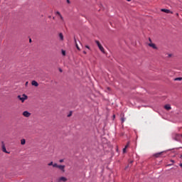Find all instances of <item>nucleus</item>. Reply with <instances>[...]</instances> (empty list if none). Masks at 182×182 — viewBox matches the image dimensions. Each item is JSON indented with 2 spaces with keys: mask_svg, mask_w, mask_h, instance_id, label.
I'll list each match as a JSON object with an SVG mask.
<instances>
[{
  "mask_svg": "<svg viewBox=\"0 0 182 182\" xmlns=\"http://www.w3.org/2000/svg\"><path fill=\"white\" fill-rule=\"evenodd\" d=\"M128 2H130V1H132V0H127Z\"/></svg>",
  "mask_w": 182,
  "mask_h": 182,
  "instance_id": "473e14b6",
  "label": "nucleus"
},
{
  "mask_svg": "<svg viewBox=\"0 0 182 182\" xmlns=\"http://www.w3.org/2000/svg\"><path fill=\"white\" fill-rule=\"evenodd\" d=\"M63 161H64L63 159H60V160L59 161L60 163H63Z\"/></svg>",
  "mask_w": 182,
  "mask_h": 182,
  "instance_id": "393cba45",
  "label": "nucleus"
},
{
  "mask_svg": "<svg viewBox=\"0 0 182 182\" xmlns=\"http://www.w3.org/2000/svg\"><path fill=\"white\" fill-rule=\"evenodd\" d=\"M60 72H62V70H60Z\"/></svg>",
  "mask_w": 182,
  "mask_h": 182,
  "instance_id": "58836bf2",
  "label": "nucleus"
},
{
  "mask_svg": "<svg viewBox=\"0 0 182 182\" xmlns=\"http://www.w3.org/2000/svg\"><path fill=\"white\" fill-rule=\"evenodd\" d=\"M174 80H182V77H176Z\"/></svg>",
  "mask_w": 182,
  "mask_h": 182,
  "instance_id": "aec40b11",
  "label": "nucleus"
},
{
  "mask_svg": "<svg viewBox=\"0 0 182 182\" xmlns=\"http://www.w3.org/2000/svg\"><path fill=\"white\" fill-rule=\"evenodd\" d=\"M68 4H70V1L67 0Z\"/></svg>",
  "mask_w": 182,
  "mask_h": 182,
  "instance_id": "a878e982",
  "label": "nucleus"
},
{
  "mask_svg": "<svg viewBox=\"0 0 182 182\" xmlns=\"http://www.w3.org/2000/svg\"><path fill=\"white\" fill-rule=\"evenodd\" d=\"M17 97L19 100H21L22 103H23V102H25V100H27L28 99V97L25 94H23V95H18Z\"/></svg>",
  "mask_w": 182,
  "mask_h": 182,
  "instance_id": "f257e3e1",
  "label": "nucleus"
},
{
  "mask_svg": "<svg viewBox=\"0 0 182 182\" xmlns=\"http://www.w3.org/2000/svg\"><path fill=\"white\" fill-rule=\"evenodd\" d=\"M121 120H122V123H124V121L126 120V118L122 117Z\"/></svg>",
  "mask_w": 182,
  "mask_h": 182,
  "instance_id": "a211bd4d",
  "label": "nucleus"
},
{
  "mask_svg": "<svg viewBox=\"0 0 182 182\" xmlns=\"http://www.w3.org/2000/svg\"><path fill=\"white\" fill-rule=\"evenodd\" d=\"M164 109H166V110H171V106L170 105H166L164 106Z\"/></svg>",
  "mask_w": 182,
  "mask_h": 182,
  "instance_id": "9d476101",
  "label": "nucleus"
},
{
  "mask_svg": "<svg viewBox=\"0 0 182 182\" xmlns=\"http://www.w3.org/2000/svg\"><path fill=\"white\" fill-rule=\"evenodd\" d=\"M31 112H28V111H24L23 112V116L24 117H31Z\"/></svg>",
  "mask_w": 182,
  "mask_h": 182,
  "instance_id": "7ed1b4c3",
  "label": "nucleus"
},
{
  "mask_svg": "<svg viewBox=\"0 0 182 182\" xmlns=\"http://www.w3.org/2000/svg\"><path fill=\"white\" fill-rule=\"evenodd\" d=\"M58 181L60 182V181H63V182H66L68 181V178H66L64 176H62V177H60L58 178Z\"/></svg>",
  "mask_w": 182,
  "mask_h": 182,
  "instance_id": "39448f33",
  "label": "nucleus"
},
{
  "mask_svg": "<svg viewBox=\"0 0 182 182\" xmlns=\"http://www.w3.org/2000/svg\"><path fill=\"white\" fill-rule=\"evenodd\" d=\"M181 137H182V134L179 135Z\"/></svg>",
  "mask_w": 182,
  "mask_h": 182,
  "instance_id": "e433bc0d",
  "label": "nucleus"
},
{
  "mask_svg": "<svg viewBox=\"0 0 182 182\" xmlns=\"http://www.w3.org/2000/svg\"><path fill=\"white\" fill-rule=\"evenodd\" d=\"M62 54L63 55V56H65V55H66V52L65 50H63Z\"/></svg>",
  "mask_w": 182,
  "mask_h": 182,
  "instance_id": "5701e85b",
  "label": "nucleus"
},
{
  "mask_svg": "<svg viewBox=\"0 0 182 182\" xmlns=\"http://www.w3.org/2000/svg\"><path fill=\"white\" fill-rule=\"evenodd\" d=\"M59 38H60V41H63V34L62 33H59Z\"/></svg>",
  "mask_w": 182,
  "mask_h": 182,
  "instance_id": "ddd939ff",
  "label": "nucleus"
},
{
  "mask_svg": "<svg viewBox=\"0 0 182 182\" xmlns=\"http://www.w3.org/2000/svg\"><path fill=\"white\" fill-rule=\"evenodd\" d=\"M180 159H182V155H181Z\"/></svg>",
  "mask_w": 182,
  "mask_h": 182,
  "instance_id": "72a5a7b5",
  "label": "nucleus"
},
{
  "mask_svg": "<svg viewBox=\"0 0 182 182\" xmlns=\"http://www.w3.org/2000/svg\"><path fill=\"white\" fill-rule=\"evenodd\" d=\"M160 156H161V152L157 153V154H154V156H155V157H160Z\"/></svg>",
  "mask_w": 182,
  "mask_h": 182,
  "instance_id": "2eb2a0df",
  "label": "nucleus"
},
{
  "mask_svg": "<svg viewBox=\"0 0 182 182\" xmlns=\"http://www.w3.org/2000/svg\"><path fill=\"white\" fill-rule=\"evenodd\" d=\"M95 43L97 44V46H98V48L102 46V44H100V42H99V41H95Z\"/></svg>",
  "mask_w": 182,
  "mask_h": 182,
  "instance_id": "4468645a",
  "label": "nucleus"
},
{
  "mask_svg": "<svg viewBox=\"0 0 182 182\" xmlns=\"http://www.w3.org/2000/svg\"><path fill=\"white\" fill-rule=\"evenodd\" d=\"M75 46H76V48L78 50H80V48H79V46L77 45V43H76V40H75Z\"/></svg>",
  "mask_w": 182,
  "mask_h": 182,
  "instance_id": "dca6fc26",
  "label": "nucleus"
},
{
  "mask_svg": "<svg viewBox=\"0 0 182 182\" xmlns=\"http://www.w3.org/2000/svg\"><path fill=\"white\" fill-rule=\"evenodd\" d=\"M26 140H25V139H22L21 140V144L22 146H23L24 144H26Z\"/></svg>",
  "mask_w": 182,
  "mask_h": 182,
  "instance_id": "9b49d317",
  "label": "nucleus"
},
{
  "mask_svg": "<svg viewBox=\"0 0 182 182\" xmlns=\"http://www.w3.org/2000/svg\"><path fill=\"white\" fill-rule=\"evenodd\" d=\"M179 166H180V167H181V168H182V163H181V164H179Z\"/></svg>",
  "mask_w": 182,
  "mask_h": 182,
  "instance_id": "bb28decb",
  "label": "nucleus"
},
{
  "mask_svg": "<svg viewBox=\"0 0 182 182\" xmlns=\"http://www.w3.org/2000/svg\"><path fill=\"white\" fill-rule=\"evenodd\" d=\"M53 167H55L56 168H58L59 165H58V164H53Z\"/></svg>",
  "mask_w": 182,
  "mask_h": 182,
  "instance_id": "f3484780",
  "label": "nucleus"
},
{
  "mask_svg": "<svg viewBox=\"0 0 182 182\" xmlns=\"http://www.w3.org/2000/svg\"><path fill=\"white\" fill-rule=\"evenodd\" d=\"M171 161L172 163H174V161H173V160H171Z\"/></svg>",
  "mask_w": 182,
  "mask_h": 182,
  "instance_id": "c756f323",
  "label": "nucleus"
},
{
  "mask_svg": "<svg viewBox=\"0 0 182 182\" xmlns=\"http://www.w3.org/2000/svg\"><path fill=\"white\" fill-rule=\"evenodd\" d=\"M84 53H86V51H84Z\"/></svg>",
  "mask_w": 182,
  "mask_h": 182,
  "instance_id": "4c0bfd02",
  "label": "nucleus"
},
{
  "mask_svg": "<svg viewBox=\"0 0 182 182\" xmlns=\"http://www.w3.org/2000/svg\"><path fill=\"white\" fill-rule=\"evenodd\" d=\"M48 166H53V161L50 162Z\"/></svg>",
  "mask_w": 182,
  "mask_h": 182,
  "instance_id": "4be33fe9",
  "label": "nucleus"
},
{
  "mask_svg": "<svg viewBox=\"0 0 182 182\" xmlns=\"http://www.w3.org/2000/svg\"><path fill=\"white\" fill-rule=\"evenodd\" d=\"M56 15H58V16H59L60 21H62V22H63V21H64L63 16H62V14H60V12L57 11V12H56Z\"/></svg>",
  "mask_w": 182,
  "mask_h": 182,
  "instance_id": "0eeeda50",
  "label": "nucleus"
},
{
  "mask_svg": "<svg viewBox=\"0 0 182 182\" xmlns=\"http://www.w3.org/2000/svg\"><path fill=\"white\" fill-rule=\"evenodd\" d=\"M31 85H32V86H36V87H38V86H39V84L38 83V82H36L35 80H33L31 82Z\"/></svg>",
  "mask_w": 182,
  "mask_h": 182,
  "instance_id": "6e6552de",
  "label": "nucleus"
},
{
  "mask_svg": "<svg viewBox=\"0 0 182 182\" xmlns=\"http://www.w3.org/2000/svg\"><path fill=\"white\" fill-rule=\"evenodd\" d=\"M1 150L4 153L9 154V152L6 151V147L5 146V143L4 141H1Z\"/></svg>",
  "mask_w": 182,
  "mask_h": 182,
  "instance_id": "f03ea898",
  "label": "nucleus"
},
{
  "mask_svg": "<svg viewBox=\"0 0 182 182\" xmlns=\"http://www.w3.org/2000/svg\"><path fill=\"white\" fill-rule=\"evenodd\" d=\"M149 46H150L151 48H153V49H157V46H156V44L150 43H149Z\"/></svg>",
  "mask_w": 182,
  "mask_h": 182,
  "instance_id": "1a4fd4ad",
  "label": "nucleus"
},
{
  "mask_svg": "<svg viewBox=\"0 0 182 182\" xmlns=\"http://www.w3.org/2000/svg\"><path fill=\"white\" fill-rule=\"evenodd\" d=\"M72 111H70L69 114L67 115V117H70L72 116Z\"/></svg>",
  "mask_w": 182,
  "mask_h": 182,
  "instance_id": "6ab92c4d",
  "label": "nucleus"
},
{
  "mask_svg": "<svg viewBox=\"0 0 182 182\" xmlns=\"http://www.w3.org/2000/svg\"><path fill=\"white\" fill-rule=\"evenodd\" d=\"M114 117H115V115H114Z\"/></svg>",
  "mask_w": 182,
  "mask_h": 182,
  "instance_id": "ea45409f",
  "label": "nucleus"
},
{
  "mask_svg": "<svg viewBox=\"0 0 182 182\" xmlns=\"http://www.w3.org/2000/svg\"><path fill=\"white\" fill-rule=\"evenodd\" d=\"M176 16H178V13H176Z\"/></svg>",
  "mask_w": 182,
  "mask_h": 182,
  "instance_id": "c85d7f7f",
  "label": "nucleus"
},
{
  "mask_svg": "<svg viewBox=\"0 0 182 182\" xmlns=\"http://www.w3.org/2000/svg\"><path fill=\"white\" fill-rule=\"evenodd\" d=\"M107 89H108V90H110V88H109V87H108Z\"/></svg>",
  "mask_w": 182,
  "mask_h": 182,
  "instance_id": "c9c22d12",
  "label": "nucleus"
},
{
  "mask_svg": "<svg viewBox=\"0 0 182 182\" xmlns=\"http://www.w3.org/2000/svg\"><path fill=\"white\" fill-rule=\"evenodd\" d=\"M149 41H150V42H151V38H149Z\"/></svg>",
  "mask_w": 182,
  "mask_h": 182,
  "instance_id": "f704fd0d",
  "label": "nucleus"
},
{
  "mask_svg": "<svg viewBox=\"0 0 182 182\" xmlns=\"http://www.w3.org/2000/svg\"><path fill=\"white\" fill-rule=\"evenodd\" d=\"M98 48L102 53H105V48H103V46H101L100 47H98Z\"/></svg>",
  "mask_w": 182,
  "mask_h": 182,
  "instance_id": "f8f14e48",
  "label": "nucleus"
},
{
  "mask_svg": "<svg viewBox=\"0 0 182 182\" xmlns=\"http://www.w3.org/2000/svg\"><path fill=\"white\" fill-rule=\"evenodd\" d=\"M130 146V142H127V145L125 146V149H127Z\"/></svg>",
  "mask_w": 182,
  "mask_h": 182,
  "instance_id": "412c9836",
  "label": "nucleus"
},
{
  "mask_svg": "<svg viewBox=\"0 0 182 182\" xmlns=\"http://www.w3.org/2000/svg\"><path fill=\"white\" fill-rule=\"evenodd\" d=\"M161 11V12H165V14H173V11L166 9H162Z\"/></svg>",
  "mask_w": 182,
  "mask_h": 182,
  "instance_id": "423d86ee",
  "label": "nucleus"
},
{
  "mask_svg": "<svg viewBox=\"0 0 182 182\" xmlns=\"http://www.w3.org/2000/svg\"><path fill=\"white\" fill-rule=\"evenodd\" d=\"M65 165H58V168L62 173H65Z\"/></svg>",
  "mask_w": 182,
  "mask_h": 182,
  "instance_id": "20e7f679",
  "label": "nucleus"
},
{
  "mask_svg": "<svg viewBox=\"0 0 182 182\" xmlns=\"http://www.w3.org/2000/svg\"><path fill=\"white\" fill-rule=\"evenodd\" d=\"M29 41H30V42H32V39H31V38H30V40H29Z\"/></svg>",
  "mask_w": 182,
  "mask_h": 182,
  "instance_id": "7c9ffc66",
  "label": "nucleus"
},
{
  "mask_svg": "<svg viewBox=\"0 0 182 182\" xmlns=\"http://www.w3.org/2000/svg\"><path fill=\"white\" fill-rule=\"evenodd\" d=\"M127 149H126L125 147L123 149V153H126V150H127Z\"/></svg>",
  "mask_w": 182,
  "mask_h": 182,
  "instance_id": "b1692460",
  "label": "nucleus"
},
{
  "mask_svg": "<svg viewBox=\"0 0 182 182\" xmlns=\"http://www.w3.org/2000/svg\"><path fill=\"white\" fill-rule=\"evenodd\" d=\"M28 82H26V86H28Z\"/></svg>",
  "mask_w": 182,
  "mask_h": 182,
  "instance_id": "cd10ccee",
  "label": "nucleus"
},
{
  "mask_svg": "<svg viewBox=\"0 0 182 182\" xmlns=\"http://www.w3.org/2000/svg\"><path fill=\"white\" fill-rule=\"evenodd\" d=\"M86 48H87V49H89V46H86Z\"/></svg>",
  "mask_w": 182,
  "mask_h": 182,
  "instance_id": "2f4dec72",
  "label": "nucleus"
}]
</instances>
